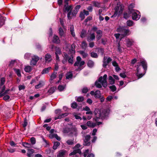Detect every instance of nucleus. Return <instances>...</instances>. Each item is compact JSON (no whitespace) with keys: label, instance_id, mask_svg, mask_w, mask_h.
<instances>
[{"label":"nucleus","instance_id":"2","mask_svg":"<svg viewBox=\"0 0 157 157\" xmlns=\"http://www.w3.org/2000/svg\"><path fill=\"white\" fill-rule=\"evenodd\" d=\"M95 117L94 118L95 121L97 122L96 125H99L101 124V122H98L99 119H104L108 117L109 114L108 110L105 109L101 111L98 109H95L94 111Z\"/></svg>","mask_w":157,"mask_h":157},{"label":"nucleus","instance_id":"44","mask_svg":"<svg viewBox=\"0 0 157 157\" xmlns=\"http://www.w3.org/2000/svg\"><path fill=\"white\" fill-rule=\"evenodd\" d=\"M61 54V52L60 49L59 48L56 47V54L60 55Z\"/></svg>","mask_w":157,"mask_h":157},{"label":"nucleus","instance_id":"23","mask_svg":"<svg viewBox=\"0 0 157 157\" xmlns=\"http://www.w3.org/2000/svg\"><path fill=\"white\" fill-rule=\"evenodd\" d=\"M94 97L95 98H99L101 97V92L99 90H97L95 91Z\"/></svg>","mask_w":157,"mask_h":157},{"label":"nucleus","instance_id":"52","mask_svg":"<svg viewBox=\"0 0 157 157\" xmlns=\"http://www.w3.org/2000/svg\"><path fill=\"white\" fill-rule=\"evenodd\" d=\"M89 90V89L86 87H84L82 90V92L83 93H86Z\"/></svg>","mask_w":157,"mask_h":157},{"label":"nucleus","instance_id":"36","mask_svg":"<svg viewBox=\"0 0 157 157\" xmlns=\"http://www.w3.org/2000/svg\"><path fill=\"white\" fill-rule=\"evenodd\" d=\"M86 31L83 29L81 32L80 36L81 38L84 37L86 35Z\"/></svg>","mask_w":157,"mask_h":157},{"label":"nucleus","instance_id":"51","mask_svg":"<svg viewBox=\"0 0 157 157\" xmlns=\"http://www.w3.org/2000/svg\"><path fill=\"white\" fill-rule=\"evenodd\" d=\"M67 143L69 145H72L74 144L73 140H69L66 141Z\"/></svg>","mask_w":157,"mask_h":157},{"label":"nucleus","instance_id":"55","mask_svg":"<svg viewBox=\"0 0 157 157\" xmlns=\"http://www.w3.org/2000/svg\"><path fill=\"white\" fill-rule=\"evenodd\" d=\"M87 44L85 41H83L82 43V47L83 48H85L87 46Z\"/></svg>","mask_w":157,"mask_h":157},{"label":"nucleus","instance_id":"40","mask_svg":"<svg viewBox=\"0 0 157 157\" xmlns=\"http://www.w3.org/2000/svg\"><path fill=\"white\" fill-rule=\"evenodd\" d=\"M59 33L60 36L63 35L64 33L63 29L61 27H59Z\"/></svg>","mask_w":157,"mask_h":157},{"label":"nucleus","instance_id":"59","mask_svg":"<svg viewBox=\"0 0 157 157\" xmlns=\"http://www.w3.org/2000/svg\"><path fill=\"white\" fill-rule=\"evenodd\" d=\"M27 122L26 118L24 119V123L22 124L24 128H25L27 125Z\"/></svg>","mask_w":157,"mask_h":157},{"label":"nucleus","instance_id":"34","mask_svg":"<svg viewBox=\"0 0 157 157\" xmlns=\"http://www.w3.org/2000/svg\"><path fill=\"white\" fill-rule=\"evenodd\" d=\"M135 4L133 3H131L128 7V9L130 12H131V10H135L133 9H132L134 7Z\"/></svg>","mask_w":157,"mask_h":157},{"label":"nucleus","instance_id":"48","mask_svg":"<svg viewBox=\"0 0 157 157\" xmlns=\"http://www.w3.org/2000/svg\"><path fill=\"white\" fill-rule=\"evenodd\" d=\"M78 106L77 104L75 102L72 103L71 104V107L73 109H76Z\"/></svg>","mask_w":157,"mask_h":157},{"label":"nucleus","instance_id":"26","mask_svg":"<svg viewBox=\"0 0 157 157\" xmlns=\"http://www.w3.org/2000/svg\"><path fill=\"white\" fill-rule=\"evenodd\" d=\"M94 65V62L91 60H89L87 63L88 66L90 68L93 67Z\"/></svg>","mask_w":157,"mask_h":157},{"label":"nucleus","instance_id":"8","mask_svg":"<svg viewBox=\"0 0 157 157\" xmlns=\"http://www.w3.org/2000/svg\"><path fill=\"white\" fill-rule=\"evenodd\" d=\"M80 145L79 144H77L75 146L73 147V149L74 150L73 152L71 153L69 155L71 156L72 155H74L76 153H78L81 154V151L79 147H80Z\"/></svg>","mask_w":157,"mask_h":157},{"label":"nucleus","instance_id":"18","mask_svg":"<svg viewBox=\"0 0 157 157\" xmlns=\"http://www.w3.org/2000/svg\"><path fill=\"white\" fill-rule=\"evenodd\" d=\"M97 35L96 38L98 40H99L101 38L102 35V31L101 30H98L96 31Z\"/></svg>","mask_w":157,"mask_h":157},{"label":"nucleus","instance_id":"58","mask_svg":"<svg viewBox=\"0 0 157 157\" xmlns=\"http://www.w3.org/2000/svg\"><path fill=\"white\" fill-rule=\"evenodd\" d=\"M56 72H53L51 75V78H55L56 77Z\"/></svg>","mask_w":157,"mask_h":157},{"label":"nucleus","instance_id":"22","mask_svg":"<svg viewBox=\"0 0 157 157\" xmlns=\"http://www.w3.org/2000/svg\"><path fill=\"white\" fill-rule=\"evenodd\" d=\"M60 40L59 37L55 35L53 37V42L56 44H58Z\"/></svg>","mask_w":157,"mask_h":157},{"label":"nucleus","instance_id":"12","mask_svg":"<svg viewBox=\"0 0 157 157\" xmlns=\"http://www.w3.org/2000/svg\"><path fill=\"white\" fill-rule=\"evenodd\" d=\"M67 154V151L65 149H62L57 152V157H65Z\"/></svg>","mask_w":157,"mask_h":157},{"label":"nucleus","instance_id":"16","mask_svg":"<svg viewBox=\"0 0 157 157\" xmlns=\"http://www.w3.org/2000/svg\"><path fill=\"white\" fill-rule=\"evenodd\" d=\"M68 4H67V3H65V4L64 5L65 7L64 9V11L65 12H68L69 11H71L72 9V6H68Z\"/></svg>","mask_w":157,"mask_h":157},{"label":"nucleus","instance_id":"64","mask_svg":"<svg viewBox=\"0 0 157 157\" xmlns=\"http://www.w3.org/2000/svg\"><path fill=\"white\" fill-rule=\"evenodd\" d=\"M89 149H87L84 152L83 155L84 157H86L89 152Z\"/></svg>","mask_w":157,"mask_h":157},{"label":"nucleus","instance_id":"41","mask_svg":"<svg viewBox=\"0 0 157 157\" xmlns=\"http://www.w3.org/2000/svg\"><path fill=\"white\" fill-rule=\"evenodd\" d=\"M17 61L16 60H11L10 63L9 65L10 66H13L17 64Z\"/></svg>","mask_w":157,"mask_h":157},{"label":"nucleus","instance_id":"4","mask_svg":"<svg viewBox=\"0 0 157 157\" xmlns=\"http://www.w3.org/2000/svg\"><path fill=\"white\" fill-rule=\"evenodd\" d=\"M95 85L97 88H101L102 87L101 85L104 87H106L107 85L106 79H98L95 83Z\"/></svg>","mask_w":157,"mask_h":157},{"label":"nucleus","instance_id":"38","mask_svg":"<svg viewBox=\"0 0 157 157\" xmlns=\"http://www.w3.org/2000/svg\"><path fill=\"white\" fill-rule=\"evenodd\" d=\"M75 45L74 44H73L71 46V49L70 50V52L72 53H75Z\"/></svg>","mask_w":157,"mask_h":157},{"label":"nucleus","instance_id":"5","mask_svg":"<svg viewBox=\"0 0 157 157\" xmlns=\"http://www.w3.org/2000/svg\"><path fill=\"white\" fill-rule=\"evenodd\" d=\"M81 58L78 56L77 57L76 61L74 64L75 66L78 67L77 71H80L82 69V66L84 65L85 64V62L84 61H81Z\"/></svg>","mask_w":157,"mask_h":157},{"label":"nucleus","instance_id":"7","mask_svg":"<svg viewBox=\"0 0 157 157\" xmlns=\"http://www.w3.org/2000/svg\"><path fill=\"white\" fill-rule=\"evenodd\" d=\"M132 14V19L134 20L137 21L140 18L141 15L140 12L137 10H132L130 12Z\"/></svg>","mask_w":157,"mask_h":157},{"label":"nucleus","instance_id":"21","mask_svg":"<svg viewBox=\"0 0 157 157\" xmlns=\"http://www.w3.org/2000/svg\"><path fill=\"white\" fill-rule=\"evenodd\" d=\"M5 20L6 18L2 16L0 14V27L4 25Z\"/></svg>","mask_w":157,"mask_h":157},{"label":"nucleus","instance_id":"3","mask_svg":"<svg viewBox=\"0 0 157 157\" xmlns=\"http://www.w3.org/2000/svg\"><path fill=\"white\" fill-rule=\"evenodd\" d=\"M124 9V6L121 5L120 2L118 3L115 8V12L114 14L111 17L112 18L113 17H116L117 15H120L122 13Z\"/></svg>","mask_w":157,"mask_h":157},{"label":"nucleus","instance_id":"37","mask_svg":"<svg viewBox=\"0 0 157 157\" xmlns=\"http://www.w3.org/2000/svg\"><path fill=\"white\" fill-rule=\"evenodd\" d=\"M65 87V85H59L58 86V89L60 91H63Z\"/></svg>","mask_w":157,"mask_h":157},{"label":"nucleus","instance_id":"61","mask_svg":"<svg viewBox=\"0 0 157 157\" xmlns=\"http://www.w3.org/2000/svg\"><path fill=\"white\" fill-rule=\"evenodd\" d=\"M19 90H24L25 88V86L24 85H20L18 86Z\"/></svg>","mask_w":157,"mask_h":157},{"label":"nucleus","instance_id":"6","mask_svg":"<svg viewBox=\"0 0 157 157\" xmlns=\"http://www.w3.org/2000/svg\"><path fill=\"white\" fill-rule=\"evenodd\" d=\"M117 31L121 33V36L123 37L129 35V30L128 29H126L124 27H119L117 29Z\"/></svg>","mask_w":157,"mask_h":157},{"label":"nucleus","instance_id":"62","mask_svg":"<svg viewBox=\"0 0 157 157\" xmlns=\"http://www.w3.org/2000/svg\"><path fill=\"white\" fill-rule=\"evenodd\" d=\"M112 65L115 67L118 66V63L115 61H113L112 62Z\"/></svg>","mask_w":157,"mask_h":157},{"label":"nucleus","instance_id":"60","mask_svg":"<svg viewBox=\"0 0 157 157\" xmlns=\"http://www.w3.org/2000/svg\"><path fill=\"white\" fill-rule=\"evenodd\" d=\"M80 7L81 6L80 5H78L76 6L75 7V10L76 11L78 12Z\"/></svg>","mask_w":157,"mask_h":157},{"label":"nucleus","instance_id":"39","mask_svg":"<svg viewBox=\"0 0 157 157\" xmlns=\"http://www.w3.org/2000/svg\"><path fill=\"white\" fill-rule=\"evenodd\" d=\"M5 89V86L4 85L2 88V90L1 92H0V97L4 96L5 95V94L4 93V91Z\"/></svg>","mask_w":157,"mask_h":157},{"label":"nucleus","instance_id":"24","mask_svg":"<svg viewBox=\"0 0 157 157\" xmlns=\"http://www.w3.org/2000/svg\"><path fill=\"white\" fill-rule=\"evenodd\" d=\"M73 76L72 71H70L67 72L66 74V78H71Z\"/></svg>","mask_w":157,"mask_h":157},{"label":"nucleus","instance_id":"56","mask_svg":"<svg viewBox=\"0 0 157 157\" xmlns=\"http://www.w3.org/2000/svg\"><path fill=\"white\" fill-rule=\"evenodd\" d=\"M5 82V79H0V88L1 86L3 85Z\"/></svg>","mask_w":157,"mask_h":157},{"label":"nucleus","instance_id":"32","mask_svg":"<svg viewBox=\"0 0 157 157\" xmlns=\"http://www.w3.org/2000/svg\"><path fill=\"white\" fill-rule=\"evenodd\" d=\"M51 69V67H50L45 68L43 70L42 72V74H44L48 73L49 72V70H50Z\"/></svg>","mask_w":157,"mask_h":157},{"label":"nucleus","instance_id":"1","mask_svg":"<svg viewBox=\"0 0 157 157\" xmlns=\"http://www.w3.org/2000/svg\"><path fill=\"white\" fill-rule=\"evenodd\" d=\"M136 67V75L138 78H142L145 74L147 69V63L144 60L138 62Z\"/></svg>","mask_w":157,"mask_h":157},{"label":"nucleus","instance_id":"20","mask_svg":"<svg viewBox=\"0 0 157 157\" xmlns=\"http://www.w3.org/2000/svg\"><path fill=\"white\" fill-rule=\"evenodd\" d=\"M86 124L90 127L94 128L96 125V123L89 121L87 122Z\"/></svg>","mask_w":157,"mask_h":157},{"label":"nucleus","instance_id":"42","mask_svg":"<svg viewBox=\"0 0 157 157\" xmlns=\"http://www.w3.org/2000/svg\"><path fill=\"white\" fill-rule=\"evenodd\" d=\"M24 146L27 148H30L32 147V145L30 144L25 142L23 144Z\"/></svg>","mask_w":157,"mask_h":157},{"label":"nucleus","instance_id":"19","mask_svg":"<svg viewBox=\"0 0 157 157\" xmlns=\"http://www.w3.org/2000/svg\"><path fill=\"white\" fill-rule=\"evenodd\" d=\"M95 38V36L94 33H91L87 38V41L89 42L93 40Z\"/></svg>","mask_w":157,"mask_h":157},{"label":"nucleus","instance_id":"35","mask_svg":"<svg viewBox=\"0 0 157 157\" xmlns=\"http://www.w3.org/2000/svg\"><path fill=\"white\" fill-rule=\"evenodd\" d=\"M70 32L72 36L73 37H75V34L74 31V27L73 26H71L70 27Z\"/></svg>","mask_w":157,"mask_h":157},{"label":"nucleus","instance_id":"54","mask_svg":"<svg viewBox=\"0 0 157 157\" xmlns=\"http://www.w3.org/2000/svg\"><path fill=\"white\" fill-rule=\"evenodd\" d=\"M121 34H120V33L115 34H114V36L117 39H118L120 37V38H121L120 39V40H121V38L123 37H121Z\"/></svg>","mask_w":157,"mask_h":157},{"label":"nucleus","instance_id":"29","mask_svg":"<svg viewBox=\"0 0 157 157\" xmlns=\"http://www.w3.org/2000/svg\"><path fill=\"white\" fill-rule=\"evenodd\" d=\"M32 70V67L29 66H26L24 69L25 71L27 72H31Z\"/></svg>","mask_w":157,"mask_h":157},{"label":"nucleus","instance_id":"46","mask_svg":"<svg viewBox=\"0 0 157 157\" xmlns=\"http://www.w3.org/2000/svg\"><path fill=\"white\" fill-rule=\"evenodd\" d=\"M133 24V22L132 21L128 20L127 22V24L128 26H132Z\"/></svg>","mask_w":157,"mask_h":157},{"label":"nucleus","instance_id":"28","mask_svg":"<svg viewBox=\"0 0 157 157\" xmlns=\"http://www.w3.org/2000/svg\"><path fill=\"white\" fill-rule=\"evenodd\" d=\"M56 88L55 87H53L51 88L48 91V93L50 94H53L55 91Z\"/></svg>","mask_w":157,"mask_h":157},{"label":"nucleus","instance_id":"49","mask_svg":"<svg viewBox=\"0 0 157 157\" xmlns=\"http://www.w3.org/2000/svg\"><path fill=\"white\" fill-rule=\"evenodd\" d=\"M91 56L93 58H97L98 57V55L96 53L92 52L91 53Z\"/></svg>","mask_w":157,"mask_h":157},{"label":"nucleus","instance_id":"9","mask_svg":"<svg viewBox=\"0 0 157 157\" xmlns=\"http://www.w3.org/2000/svg\"><path fill=\"white\" fill-rule=\"evenodd\" d=\"M90 135H86L84 136V138L83 145H84L89 146L91 144V142L90 141Z\"/></svg>","mask_w":157,"mask_h":157},{"label":"nucleus","instance_id":"14","mask_svg":"<svg viewBox=\"0 0 157 157\" xmlns=\"http://www.w3.org/2000/svg\"><path fill=\"white\" fill-rule=\"evenodd\" d=\"M77 12L75 10L70 11L67 14V17L69 19H71L72 17H75Z\"/></svg>","mask_w":157,"mask_h":157},{"label":"nucleus","instance_id":"45","mask_svg":"<svg viewBox=\"0 0 157 157\" xmlns=\"http://www.w3.org/2000/svg\"><path fill=\"white\" fill-rule=\"evenodd\" d=\"M109 88L112 92H114L117 89L115 86L114 85L109 86Z\"/></svg>","mask_w":157,"mask_h":157},{"label":"nucleus","instance_id":"47","mask_svg":"<svg viewBox=\"0 0 157 157\" xmlns=\"http://www.w3.org/2000/svg\"><path fill=\"white\" fill-rule=\"evenodd\" d=\"M73 115L76 119H79L80 120H82V118L80 117L78 114H77L76 113H74Z\"/></svg>","mask_w":157,"mask_h":157},{"label":"nucleus","instance_id":"57","mask_svg":"<svg viewBox=\"0 0 157 157\" xmlns=\"http://www.w3.org/2000/svg\"><path fill=\"white\" fill-rule=\"evenodd\" d=\"M30 141L32 144H34L36 143L35 139L33 137H31L30 138Z\"/></svg>","mask_w":157,"mask_h":157},{"label":"nucleus","instance_id":"15","mask_svg":"<svg viewBox=\"0 0 157 157\" xmlns=\"http://www.w3.org/2000/svg\"><path fill=\"white\" fill-rule=\"evenodd\" d=\"M39 59V58L38 56H35L31 60L30 64L33 65H36Z\"/></svg>","mask_w":157,"mask_h":157},{"label":"nucleus","instance_id":"63","mask_svg":"<svg viewBox=\"0 0 157 157\" xmlns=\"http://www.w3.org/2000/svg\"><path fill=\"white\" fill-rule=\"evenodd\" d=\"M130 14H128L126 13H125L124 14V17L125 19H127L130 16Z\"/></svg>","mask_w":157,"mask_h":157},{"label":"nucleus","instance_id":"25","mask_svg":"<svg viewBox=\"0 0 157 157\" xmlns=\"http://www.w3.org/2000/svg\"><path fill=\"white\" fill-rule=\"evenodd\" d=\"M44 85V83L43 81L40 82L39 84L35 86V88L36 89H39L43 86Z\"/></svg>","mask_w":157,"mask_h":157},{"label":"nucleus","instance_id":"27","mask_svg":"<svg viewBox=\"0 0 157 157\" xmlns=\"http://www.w3.org/2000/svg\"><path fill=\"white\" fill-rule=\"evenodd\" d=\"M13 70L18 76L20 77L21 76V70H20L17 68H14Z\"/></svg>","mask_w":157,"mask_h":157},{"label":"nucleus","instance_id":"43","mask_svg":"<svg viewBox=\"0 0 157 157\" xmlns=\"http://www.w3.org/2000/svg\"><path fill=\"white\" fill-rule=\"evenodd\" d=\"M76 100L78 102H81L84 100V98L82 96H79L77 98Z\"/></svg>","mask_w":157,"mask_h":157},{"label":"nucleus","instance_id":"31","mask_svg":"<svg viewBox=\"0 0 157 157\" xmlns=\"http://www.w3.org/2000/svg\"><path fill=\"white\" fill-rule=\"evenodd\" d=\"M79 53L82 56L83 58H85L87 56V53L85 52H84L82 51H79Z\"/></svg>","mask_w":157,"mask_h":157},{"label":"nucleus","instance_id":"11","mask_svg":"<svg viewBox=\"0 0 157 157\" xmlns=\"http://www.w3.org/2000/svg\"><path fill=\"white\" fill-rule=\"evenodd\" d=\"M126 46L128 47H130L133 45L134 43V40L132 39H129L126 38L125 40Z\"/></svg>","mask_w":157,"mask_h":157},{"label":"nucleus","instance_id":"33","mask_svg":"<svg viewBox=\"0 0 157 157\" xmlns=\"http://www.w3.org/2000/svg\"><path fill=\"white\" fill-rule=\"evenodd\" d=\"M60 144V143L59 142H56L54 143L53 148L54 150H56L58 146Z\"/></svg>","mask_w":157,"mask_h":157},{"label":"nucleus","instance_id":"17","mask_svg":"<svg viewBox=\"0 0 157 157\" xmlns=\"http://www.w3.org/2000/svg\"><path fill=\"white\" fill-rule=\"evenodd\" d=\"M44 59L46 63H49L52 60V56L50 55L47 54L45 55Z\"/></svg>","mask_w":157,"mask_h":157},{"label":"nucleus","instance_id":"50","mask_svg":"<svg viewBox=\"0 0 157 157\" xmlns=\"http://www.w3.org/2000/svg\"><path fill=\"white\" fill-rule=\"evenodd\" d=\"M31 54L29 53H26L24 55V58L26 59H28L31 56Z\"/></svg>","mask_w":157,"mask_h":157},{"label":"nucleus","instance_id":"10","mask_svg":"<svg viewBox=\"0 0 157 157\" xmlns=\"http://www.w3.org/2000/svg\"><path fill=\"white\" fill-rule=\"evenodd\" d=\"M112 60V59L110 57L107 58L106 56H105L103 61V67L106 68L108 64Z\"/></svg>","mask_w":157,"mask_h":157},{"label":"nucleus","instance_id":"30","mask_svg":"<svg viewBox=\"0 0 157 157\" xmlns=\"http://www.w3.org/2000/svg\"><path fill=\"white\" fill-rule=\"evenodd\" d=\"M50 137H51L52 138H55L58 141L60 140L61 139L58 136L57 134H54L51 135Z\"/></svg>","mask_w":157,"mask_h":157},{"label":"nucleus","instance_id":"13","mask_svg":"<svg viewBox=\"0 0 157 157\" xmlns=\"http://www.w3.org/2000/svg\"><path fill=\"white\" fill-rule=\"evenodd\" d=\"M64 56H65V58L67 59V60H68V62L69 63L71 64H73L74 63V59L72 55H71L69 56L67 53H65L64 54Z\"/></svg>","mask_w":157,"mask_h":157},{"label":"nucleus","instance_id":"53","mask_svg":"<svg viewBox=\"0 0 157 157\" xmlns=\"http://www.w3.org/2000/svg\"><path fill=\"white\" fill-rule=\"evenodd\" d=\"M80 17L81 18V20H83L85 17V15L83 12H81L80 14Z\"/></svg>","mask_w":157,"mask_h":157}]
</instances>
